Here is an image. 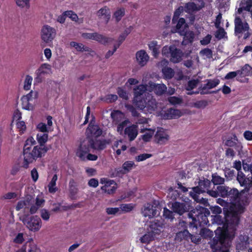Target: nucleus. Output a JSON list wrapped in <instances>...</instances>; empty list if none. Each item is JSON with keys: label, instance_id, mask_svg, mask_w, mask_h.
I'll use <instances>...</instances> for the list:
<instances>
[{"label": "nucleus", "instance_id": "f257e3e1", "mask_svg": "<svg viewBox=\"0 0 252 252\" xmlns=\"http://www.w3.org/2000/svg\"><path fill=\"white\" fill-rule=\"evenodd\" d=\"M217 189L220 191V197L227 198L234 208L225 214V223L223 225L225 229L215 238H219L220 241L225 242L229 240V243H231L239 223L240 215L244 212V206L248 204V197L234 188L219 186Z\"/></svg>", "mask_w": 252, "mask_h": 252}, {"label": "nucleus", "instance_id": "f03ea898", "mask_svg": "<svg viewBox=\"0 0 252 252\" xmlns=\"http://www.w3.org/2000/svg\"><path fill=\"white\" fill-rule=\"evenodd\" d=\"M89 143L93 148L98 150L103 149L106 144V142L104 140L101 141L95 139L94 141V139L84 140L81 143L76 152V155L79 158H97V156L92 155L89 152Z\"/></svg>", "mask_w": 252, "mask_h": 252}, {"label": "nucleus", "instance_id": "7ed1b4c3", "mask_svg": "<svg viewBox=\"0 0 252 252\" xmlns=\"http://www.w3.org/2000/svg\"><path fill=\"white\" fill-rule=\"evenodd\" d=\"M149 84H141L137 86L133 89L134 99L133 103L138 108H141L144 105L141 102L144 99H148L151 96Z\"/></svg>", "mask_w": 252, "mask_h": 252}, {"label": "nucleus", "instance_id": "20e7f679", "mask_svg": "<svg viewBox=\"0 0 252 252\" xmlns=\"http://www.w3.org/2000/svg\"><path fill=\"white\" fill-rule=\"evenodd\" d=\"M20 220L30 231H37L41 227V220L37 216H30L29 214H25Z\"/></svg>", "mask_w": 252, "mask_h": 252}, {"label": "nucleus", "instance_id": "39448f33", "mask_svg": "<svg viewBox=\"0 0 252 252\" xmlns=\"http://www.w3.org/2000/svg\"><path fill=\"white\" fill-rule=\"evenodd\" d=\"M37 92L31 91L28 94L22 97V106L24 109L31 110L33 108L36 99L37 97Z\"/></svg>", "mask_w": 252, "mask_h": 252}, {"label": "nucleus", "instance_id": "423d86ee", "mask_svg": "<svg viewBox=\"0 0 252 252\" xmlns=\"http://www.w3.org/2000/svg\"><path fill=\"white\" fill-rule=\"evenodd\" d=\"M56 35V30L47 25H44L41 30V38L45 43L51 42Z\"/></svg>", "mask_w": 252, "mask_h": 252}, {"label": "nucleus", "instance_id": "0eeeda50", "mask_svg": "<svg viewBox=\"0 0 252 252\" xmlns=\"http://www.w3.org/2000/svg\"><path fill=\"white\" fill-rule=\"evenodd\" d=\"M51 73H52L51 66L48 63H43L35 71L36 77L34 78V83H41L44 77Z\"/></svg>", "mask_w": 252, "mask_h": 252}, {"label": "nucleus", "instance_id": "6e6552de", "mask_svg": "<svg viewBox=\"0 0 252 252\" xmlns=\"http://www.w3.org/2000/svg\"><path fill=\"white\" fill-rule=\"evenodd\" d=\"M149 231L156 237L159 235L163 231L165 224L163 221L158 220H154L150 221L149 224Z\"/></svg>", "mask_w": 252, "mask_h": 252}, {"label": "nucleus", "instance_id": "1a4fd4ad", "mask_svg": "<svg viewBox=\"0 0 252 252\" xmlns=\"http://www.w3.org/2000/svg\"><path fill=\"white\" fill-rule=\"evenodd\" d=\"M82 36L84 39L94 40L104 44L113 40L111 38L107 37L96 32L83 33L82 34Z\"/></svg>", "mask_w": 252, "mask_h": 252}, {"label": "nucleus", "instance_id": "9d476101", "mask_svg": "<svg viewBox=\"0 0 252 252\" xmlns=\"http://www.w3.org/2000/svg\"><path fill=\"white\" fill-rule=\"evenodd\" d=\"M141 103L144 106L138 108L142 110L145 113H152L156 110L157 107L156 101L152 95L150 96V98H148V99L143 100Z\"/></svg>", "mask_w": 252, "mask_h": 252}, {"label": "nucleus", "instance_id": "9b49d317", "mask_svg": "<svg viewBox=\"0 0 252 252\" xmlns=\"http://www.w3.org/2000/svg\"><path fill=\"white\" fill-rule=\"evenodd\" d=\"M250 238L247 234H240L235 242L236 250L239 252L248 248L250 245Z\"/></svg>", "mask_w": 252, "mask_h": 252}, {"label": "nucleus", "instance_id": "f8f14e48", "mask_svg": "<svg viewBox=\"0 0 252 252\" xmlns=\"http://www.w3.org/2000/svg\"><path fill=\"white\" fill-rule=\"evenodd\" d=\"M190 205L185 203H180L175 201L172 203L171 209L175 213L180 216L183 215L185 213L189 212Z\"/></svg>", "mask_w": 252, "mask_h": 252}, {"label": "nucleus", "instance_id": "ddd939ff", "mask_svg": "<svg viewBox=\"0 0 252 252\" xmlns=\"http://www.w3.org/2000/svg\"><path fill=\"white\" fill-rule=\"evenodd\" d=\"M235 33L236 35L241 33L243 32H248L249 26L246 22H243L239 17H236L234 20Z\"/></svg>", "mask_w": 252, "mask_h": 252}, {"label": "nucleus", "instance_id": "4468645a", "mask_svg": "<svg viewBox=\"0 0 252 252\" xmlns=\"http://www.w3.org/2000/svg\"><path fill=\"white\" fill-rule=\"evenodd\" d=\"M142 213L144 217H148L149 218L159 215V212L157 210V207L149 203L144 205Z\"/></svg>", "mask_w": 252, "mask_h": 252}, {"label": "nucleus", "instance_id": "2eb2a0df", "mask_svg": "<svg viewBox=\"0 0 252 252\" xmlns=\"http://www.w3.org/2000/svg\"><path fill=\"white\" fill-rule=\"evenodd\" d=\"M169 135L166 131L162 128H158L155 134L157 142L160 145L165 144L169 140Z\"/></svg>", "mask_w": 252, "mask_h": 252}, {"label": "nucleus", "instance_id": "dca6fc26", "mask_svg": "<svg viewBox=\"0 0 252 252\" xmlns=\"http://www.w3.org/2000/svg\"><path fill=\"white\" fill-rule=\"evenodd\" d=\"M155 132V129L154 128L145 127L144 126L141 127L140 132L142 133L140 137V140H142L144 142H149Z\"/></svg>", "mask_w": 252, "mask_h": 252}, {"label": "nucleus", "instance_id": "f3484780", "mask_svg": "<svg viewBox=\"0 0 252 252\" xmlns=\"http://www.w3.org/2000/svg\"><path fill=\"white\" fill-rule=\"evenodd\" d=\"M135 57L137 63L141 67L144 66L149 60V56L144 50L137 51Z\"/></svg>", "mask_w": 252, "mask_h": 252}, {"label": "nucleus", "instance_id": "a211bd4d", "mask_svg": "<svg viewBox=\"0 0 252 252\" xmlns=\"http://www.w3.org/2000/svg\"><path fill=\"white\" fill-rule=\"evenodd\" d=\"M211 184V182L208 179H199L198 185L192 188V189L197 193L206 192L209 189Z\"/></svg>", "mask_w": 252, "mask_h": 252}, {"label": "nucleus", "instance_id": "6ab92c4d", "mask_svg": "<svg viewBox=\"0 0 252 252\" xmlns=\"http://www.w3.org/2000/svg\"><path fill=\"white\" fill-rule=\"evenodd\" d=\"M86 133L90 139L96 138L101 135L102 130L98 126L90 124L86 130Z\"/></svg>", "mask_w": 252, "mask_h": 252}, {"label": "nucleus", "instance_id": "aec40b11", "mask_svg": "<svg viewBox=\"0 0 252 252\" xmlns=\"http://www.w3.org/2000/svg\"><path fill=\"white\" fill-rule=\"evenodd\" d=\"M184 113L181 110L170 108L165 111L162 117L164 119H178L184 115Z\"/></svg>", "mask_w": 252, "mask_h": 252}, {"label": "nucleus", "instance_id": "412c9836", "mask_svg": "<svg viewBox=\"0 0 252 252\" xmlns=\"http://www.w3.org/2000/svg\"><path fill=\"white\" fill-rule=\"evenodd\" d=\"M193 213H195V210H192L188 214V216L189 218L192 219V222L194 223L196 221H198V223L200 224H207L209 222L207 217L205 216V215H202V214H199L197 213L194 216L193 215Z\"/></svg>", "mask_w": 252, "mask_h": 252}, {"label": "nucleus", "instance_id": "4be33fe9", "mask_svg": "<svg viewBox=\"0 0 252 252\" xmlns=\"http://www.w3.org/2000/svg\"><path fill=\"white\" fill-rule=\"evenodd\" d=\"M149 84L151 93L154 91L156 94L158 95L162 94L167 90L166 86L163 84H156L150 81Z\"/></svg>", "mask_w": 252, "mask_h": 252}, {"label": "nucleus", "instance_id": "5701e85b", "mask_svg": "<svg viewBox=\"0 0 252 252\" xmlns=\"http://www.w3.org/2000/svg\"><path fill=\"white\" fill-rule=\"evenodd\" d=\"M199 3L195 4L192 2L186 3L185 5V11L190 13L201 9L204 6V3L202 0H198Z\"/></svg>", "mask_w": 252, "mask_h": 252}, {"label": "nucleus", "instance_id": "b1692460", "mask_svg": "<svg viewBox=\"0 0 252 252\" xmlns=\"http://www.w3.org/2000/svg\"><path fill=\"white\" fill-rule=\"evenodd\" d=\"M130 141L134 140L138 135V126L137 125H132L126 127L124 130Z\"/></svg>", "mask_w": 252, "mask_h": 252}, {"label": "nucleus", "instance_id": "393cba45", "mask_svg": "<svg viewBox=\"0 0 252 252\" xmlns=\"http://www.w3.org/2000/svg\"><path fill=\"white\" fill-rule=\"evenodd\" d=\"M47 149L45 147H40L38 146H34L30 154H28V157L25 158H41L44 156V154L46 153Z\"/></svg>", "mask_w": 252, "mask_h": 252}, {"label": "nucleus", "instance_id": "a878e982", "mask_svg": "<svg viewBox=\"0 0 252 252\" xmlns=\"http://www.w3.org/2000/svg\"><path fill=\"white\" fill-rule=\"evenodd\" d=\"M188 26L186 23L185 20L183 18H180L178 21L176 29L172 30V32H178L180 34H185L187 30H188Z\"/></svg>", "mask_w": 252, "mask_h": 252}, {"label": "nucleus", "instance_id": "bb28decb", "mask_svg": "<svg viewBox=\"0 0 252 252\" xmlns=\"http://www.w3.org/2000/svg\"><path fill=\"white\" fill-rule=\"evenodd\" d=\"M223 144L228 147H233L237 145L238 148H241V144L238 143V139L235 135L228 136L223 139Z\"/></svg>", "mask_w": 252, "mask_h": 252}, {"label": "nucleus", "instance_id": "cd10ccee", "mask_svg": "<svg viewBox=\"0 0 252 252\" xmlns=\"http://www.w3.org/2000/svg\"><path fill=\"white\" fill-rule=\"evenodd\" d=\"M96 15L99 19L108 23L111 17L110 9L106 6H104L97 12Z\"/></svg>", "mask_w": 252, "mask_h": 252}, {"label": "nucleus", "instance_id": "c85d7f7f", "mask_svg": "<svg viewBox=\"0 0 252 252\" xmlns=\"http://www.w3.org/2000/svg\"><path fill=\"white\" fill-rule=\"evenodd\" d=\"M111 117L114 124H118L126 119L125 114L119 110H113L111 113Z\"/></svg>", "mask_w": 252, "mask_h": 252}, {"label": "nucleus", "instance_id": "c756f323", "mask_svg": "<svg viewBox=\"0 0 252 252\" xmlns=\"http://www.w3.org/2000/svg\"><path fill=\"white\" fill-rule=\"evenodd\" d=\"M35 143L36 141L32 137H30L27 139L23 149V154L25 157L29 156L27 155V154H30L31 146L35 144Z\"/></svg>", "mask_w": 252, "mask_h": 252}, {"label": "nucleus", "instance_id": "7c9ffc66", "mask_svg": "<svg viewBox=\"0 0 252 252\" xmlns=\"http://www.w3.org/2000/svg\"><path fill=\"white\" fill-rule=\"evenodd\" d=\"M183 53L180 49L175 47L170 55V61L174 63H179L182 60Z\"/></svg>", "mask_w": 252, "mask_h": 252}, {"label": "nucleus", "instance_id": "2f4dec72", "mask_svg": "<svg viewBox=\"0 0 252 252\" xmlns=\"http://www.w3.org/2000/svg\"><path fill=\"white\" fill-rule=\"evenodd\" d=\"M190 233L188 230L187 231H179L176 233L175 240L178 242H181L183 240H189Z\"/></svg>", "mask_w": 252, "mask_h": 252}, {"label": "nucleus", "instance_id": "473e14b6", "mask_svg": "<svg viewBox=\"0 0 252 252\" xmlns=\"http://www.w3.org/2000/svg\"><path fill=\"white\" fill-rule=\"evenodd\" d=\"M149 49L152 51L153 56L157 58L159 54V50L160 46L158 44L157 41H151L148 44Z\"/></svg>", "mask_w": 252, "mask_h": 252}, {"label": "nucleus", "instance_id": "72a5a7b5", "mask_svg": "<svg viewBox=\"0 0 252 252\" xmlns=\"http://www.w3.org/2000/svg\"><path fill=\"white\" fill-rule=\"evenodd\" d=\"M238 70L239 75L242 77L252 76V67L248 64H246L241 69Z\"/></svg>", "mask_w": 252, "mask_h": 252}, {"label": "nucleus", "instance_id": "f704fd0d", "mask_svg": "<svg viewBox=\"0 0 252 252\" xmlns=\"http://www.w3.org/2000/svg\"><path fill=\"white\" fill-rule=\"evenodd\" d=\"M242 10L250 12L252 16V0H244L238 11L240 12Z\"/></svg>", "mask_w": 252, "mask_h": 252}, {"label": "nucleus", "instance_id": "c9c22d12", "mask_svg": "<svg viewBox=\"0 0 252 252\" xmlns=\"http://www.w3.org/2000/svg\"><path fill=\"white\" fill-rule=\"evenodd\" d=\"M125 14V9L123 7L118 8L114 12L113 17L117 22H119Z\"/></svg>", "mask_w": 252, "mask_h": 252}, {"label": "nucleus", "instance_id": "e433bc0d", "mask_svg": "<svg viewBox=\"0 0 252 252\" xmlns=\"http://www.w3.org/2000/svg\"><path fill=\"white\" fill-rule=\"evenodd\" d=\"M114 151H116L117 156H119L121 154V151H125L126 149V145H123L122 141L120 140L116 141L113 146Z\"/></svg>", "mask_w": 252, "mask_h": 252}, {"label": "nucleus", "instance_id": "4c0bfd02", "mask_svg": "<svg viewBox=\"0 0 252 252\" xmlns=\"http://www.w3.org/2000/svg\"><path fill=\"white\" fill-rule=\"evenodd\" d=\"M156 237L149 231L148 233L140 238V242L142 243H149L155 240Z\"/></svg>", "mask_w": 252, "mask_h": 252}, {"label": "nucleus", "instance_id": "58836bf2", "mask_svg": "<svg viewBox=\"0 0 252 252\" xmlns=\"http://www.w3.org/2000/svg\"><path fill=\"white\" fill-rule=\"evenodd\" d=\"M48 134L47 133H38L36 135V140L41 146H43L47 141Z\"/></svg>", "mask_w": 252, "mask_h": 252}, {"label": "nucleus", "instance_id": "ea45409f", "mask_svg": "<svg viewBox=\"0 0 252 252\" xmlns=\"http://www.w3.org/2000/svg\"><path fill=\"white\" fill-rule=\"evenodd\" d=\"M184 36V40L183 41V44H187L188 43H191L192 42L194 38V33L192 32L187 31L185 34H181Z\"/></svg>", "mask_w": 252, "mask_h": 252}, {"label": "nucleus", "instance_id": "a19ab883", "mask_svg": "<svg viewBox=\"0 0 252 252\" xmlns=\"http://www.w3.org/2000/svg\"><path fill=\"white\" fill-rule=\"evenodd\" d=\"M220 83V80L218 79L213 80H208L207 82L203 87V90L211 89L216 87Z\"/></svg>", "mask_w": 252, "mask_h": 252}, {"label": "nucleus", "instance_id": "79ce46f5", "mask_svg": "<svg viewBox=\"0 0 252 252\" xmlns=\"http://www.w3.org/2000/svg\"><path fill=\"white\" fill-rule=\"evenodd\" d=\"M129 123V120L128 119L126 118L118 124H116L115 125H117V132L120 134H122L123 133L124 127Z\"/></svg>", "mask_w": 252, "mask_h": 252}, {"label": "nucleus", "instance_id": "37998d69", "mask_svg": "<svg viewBox=\"0 0 252 252\" xmlns=\"http://www.w3.org/2000/svg\"><path fill=\"white\" fill-rule=\"evenodd\" d=\"M70 46L71 47L74 48L77 51L83 52L84 51H89V48L87 47H85L82 43H78L76 42L72 41L70 43Z\"/></svg>", "mask_w": 252, "mask_h": 252}, {"label": "nucleus", "instance_id": "c03bdc74", "mask_svg": "<svg viewBox=\"0 0 252 252\" xmlns=\"http://www.w3.org/2000/svg\"><path fill=\"white\" fill-rule=\"evenodd\" d=\"M198 82V81L197 80H193L189 81L186 88L187 91H188L187 93L188 94H192L195 93L194 92H192L191 90L196 87Z\"/></svg>", "mask_w": 252, "mask_h": 252}, {"label": "nucleus", "instance_id": "a18cd8bd", "mask_svg": "<svg viewBox=\"0 0 252 252\" xmlns=\"http://www.w3.org/2000/svg\"><path fill=\"white\" fill-rule=\"evenodd\" d=\"M228 241H229L228 240ZM219 243L220 244H218L219 245V249L222 252H229V248L230 247L231 243H229V241L226 240V241L222 242L219 241Z\"/></svg>", "mask_w": 252, "mask_h": 252}, {"label": "nucleus", "instance_id": "49530a36", "mask_svg": "<svg viewBox=\"0 0 252 252\" xmlns=\"http://www.w3.org/2000/svg\"><path fill=\"white\" fill-rule=\"evenodd\" d=\"M199 235L204 239L211 238L213 236V232L208 228H203L201 229Z\"/></svg>", "mask_w": 252, "mask_h": 252}, {"label": "nucleus", "instance_id": "de8ad7c7", "mask_svg": "<svg viewBox=\"0 0 252 252\" xmlns=\"http://www.w3.org/2000/svg\"><path fill=\"white\" fill-rule=\"evenodd\" d=\"M32 81L33 78L31 76L29 75L26 76L23 84V88L25 90L29 91L31 89Z\"/></svg>", "mask_w": 252, "mask_h": 252}, {"label": "nucleus", "instance_id": "09e8293b", "mask_svg": "<svg viewBox=\"0 0 252 252\" xmlns=\"http://www.w3.org/2000/svg\"><path fill=\"white\" fill-rule=\"evenodd\" d=\"M224 178L219 176L217 173H215L212 175V183L215 185H220L223 184L224 183Z\"/></svg>", "mask_w": 252, "mask_h": 252}, {"label": "nucleus", "instance_id": "8fccbe9b", "mask_svg": "<svg viewBox=\"0 0 252 252\" xmlns=\"http://www.w3.org/2000/svg\"><path fill=\"white\" fill-rule=\"evenodd\" d=\"M69 192L71 198H73L77 193L78 189L76 188L75 183L73 179H71L69 181Z\"/></svg>", "mask_w": 252, "mask_h": 252}, {"label": "nucleus", "instance_id": "3c124183", "mask_svg": "<svg viewBox=\"0 0 252 252\" xmlns=\"http://www.w3.org/2000/svg\"><path fill=\"white\" fill-rule=\"evenodd\" d=\"M220 238H214L213 240L210 242V244L211 248H212L213 252H222L219 249V245L218 244H220L219 243Z\"/></svg>", "mask_w": 252, "mask_h": 252}, {"label": "nucleus", "instance_id": "603ef678", "mask_svg": "<svg viewBox=\"0 0 252 252\" xmlns=\"http://www.w3.org/2000/svg\"><path fill=\"white\" fill-rule=\"evenodd\" d=\"M174 212L166 208H163V216L165 219L170 220L172 221L174 219Z\"/></svg>", "mask_w": 252, "mask_h": 252}, {"label": "nucleus", "instance_id": "864d4df0", "mask_svg": "<svg viewBox=\"0 0 252 252\" xmlns=\"http://www.w3.org/2000/svg\"><path fill=\"white\" fill-rule=\"evenodd\" d=\"M237 180L241 186H244L247 184V182H248L247 178L246 177L244 174L241 171L238 172Z\"/></svg>", "mask_w": 252, "mask_h": 252}, {"label": "nucleus", "instance_id": "5fc2aeb1", "mask_svg": "<svg viewBox=\"0 0 252 252\" xmlns=\"http://www.w3.org/2000/svg\"><path fill=\"white\" fill-rule=\"evenodd\" d=\"M16 5L21 8H29L30 0H14Z\"/></svg>", "mask_w": 252, "mask_h": 252}, {"label": "nucleus", "instance_id": "6e6d98bb", "mask_svg": "<svg viewBox=\"0 0 252 252\" xmlns=\"http://www.w3.org/2000/svg\"><path fill=\"white\" fill-rule=\"evenodd\" d=\"M162 72L164 77L166 79H170L174 76V71L171 68H163Z\"/></svg>", "mask_w": 252, "mask_h": 252}, {"label": "nucleus", "instance_id": "4d7b16f0", "mask_svg": "<svg viewBox=\"0 0 252 252\" xmlns=\"http://www.w3.org/2000/svg\"><path fill=\"white\" fill-rule=\"evenodd\" d=\"M23 201L25 203V208H29L35 203L34 197L31 195H27L26 196L25 199Z\"/></svg>", "mask_w": 252, "mask_h": 252}, {"label": "nucleus", "instance_id": "13d9d810", "mask_svg": "<svg viewBox=\"0 0 252 252\" xmlns=\"http://www.w3.org/2000/svg\"><path fill=\"white\" fill-rule=\"evenodd\" d=\"M199 54L204 59H210L212 57V52L208 48H205L201 50Z\"/></svg>", "mask_w": 252, "mask_h": 252}, {"label": "nucleus", "instance_id": "bf43d9fd", "mask_svg": "<svg viewBox=\"0 0 252 252\" xmlns=\"http://www.w3.org/2000/svg\"><path fill=\"white\" fill-rule=\"evenodd\" d=\"M175 46H165L162 49V54L165 57L170 56L172 50L175 48Z\"/></svg>", "mask_w": 252, "mask_h": 252}, {"label": "nucleus", "instance_id": "052dcab7", "mask_svg": "<svg viewBox=\"0 0 252 252\" xmlns=\"http://www.w3.org/2000/svg\"><path fill=\"white\" fill-rule=\"evenodd\" d=\"M185 10V7L180 6L174 12V16L172 19V23H175L181 13H182Z\"/></svg>", "mask_w": 252, "mask_h": 252}, {"label": "nucleus", "instance_id": "680f3d73", "mask_svg": "<svg viewBox=\"0 0 252 252\" xmlns=\"http://www.w3.org/2000/svg\"><path fill=\"white\" fill-rule=\"evenodd\" d=\"M176 227L179 231L188 230V225L187 222L181 219H179V222L176 224Z\"/></svg>", "mask_w": 252, "mask_h": 252}, {"label": "nucleus", "instance_id": "e2e57ef3", "mask_svg": "<svg viewBox=\"0 0 252 252\" xmlns=\"http://www.w3.org/2000/svg\"><path fill=\"white\" fill-rule=\"evenodd\" d=\"M169 192L168 195V197H170L172 200H176L180 196L179 192L176 190H174L172 188L169 189Z\"/></svg>", "mask_w": 252, "mask_h": 252}, {"label": "nucleus", "instance_id": "0e129e2a", "mask_svg": "<svg viewBox=\"0 0 252 252\" xmlns=\"http://www.w3.org/2000/svg\"><path fill=\"white\" fill-rule=\"evenodd\" d=\"M37 129L41 133H47L49 131V128L47 126L43 123H40L36 126Z\"/></svg>", "mask_w": 252, "mask_h": 252}, {"label": "nucleus", "instance_id": "69168bd1", "mask_svg": "<svg viewBox=\"0 0 252 252\" xmlns=\"http://www.w3.org/2000/svg\"><path fill=\"white\" fill-rule=\"evenodd\" d=\"M117 93L119 96L123 99H127L128 98V94L127 92L122 88H118L117 89Z\"/></svg>", "mask_w": 252, "mask_h": 252}, {"label": "nucleus", "instance_id": "338daca9", "mask_svg": "<svg viewBox=\"0 0 252 252\" xmlns=\"http://www.w3.org/2000/svg\"><path fill=\"white\" fill-rule=\"evenodd\" d=\"M169 102L173 104H179L182 102V99L176 96H171L168 98Z\"/></svg>", "mask_w": 252, "mask_h": 252}, {"label": "nucleus", "instance_id": "774afa93", "mask_svg": "<svg viewBox=\"0 0 252 252\" xmlns=\"http://www.w3.org/2000/svg\"><path fill=\"white\" fill-rule=\"evenodd\" d=\"M134 165V163L133 161H127L123 164V167L125 169V170L128 173L132 169Z\"/></svg>", "mask_w": 252, "mask_h": 252}]
</instances>
